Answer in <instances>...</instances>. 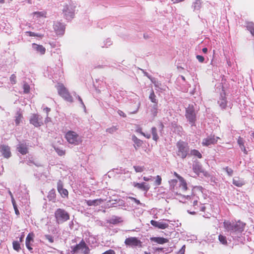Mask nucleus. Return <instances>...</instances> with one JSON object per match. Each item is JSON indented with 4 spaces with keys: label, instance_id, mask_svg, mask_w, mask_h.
Listing matches in <instances>:
<instances>
[{
    "label": "nucleus",
    "instance_id": "obj_1",
    "mask_svg": "<svg viewBox=\"0 0 254 254\" xmlns=\"http://www.w3.org/2000/svg\"><path fill=\"white\" fill-rule=\"evenodd\" d=\"M223 225L224 228L228 232L241 233L244 230L246 223L240 220L232 222L225 220Z\"/></svg>",
    "mask_w": 254,
    "mask_h": 254
},
{
    "label": "nucleus",
    "instance_id": "obj_2",
    "mask_svg": "<svg viewBox=\"0 0 254 254\" xmlns=\"http://www.w3.org/2000/svg\"><path fill=\"white\" fill-rule=\"evenodd\" d=\"M177 151V155L182 159H185L189 154V146L188 143L186 142L179 140L176 144Z\"/></svg>",
    "mask_w": 254,
    "mask_h": 254
},
{
    "label": "nucleus",
    "instance_id": "obj_3",
    "mask_svg": "<svg viewBox=\"0 0 254 254\" xmlns=\"http://www.w3.org/2000/svg\"><path fill=\"white\" fill-rule=\"evenodd\" d=\"M55 217L57 223H62L69 219L68 213L65 210L61 208L57 209L55 212Z\"/></svg>",
    "mask_w": 254,
    "mask_h": 254
},
{
    "label": "nucleus",
    "instance_id": "obj_4",
    "mask_svg": "<svg viewBox=\"0 0 254 254\" xmlns=\"http://www.w3.org/2000/svg\"><path fill=\"white\" fill-rule=\"evenodd\" d=\"M65 138L67 141L71 144L78 145L81 142L79 135L72 130H69L65 133Z\"/></svg>",
    "mask_w": 254,
    "mask_h": 254
},
{
    "label": "nucleus",
    "instance_id": "obj_5",
    "mask_svg": "<svg viewBox=\"0 0 254 254\" xmlns=\"http://www.w3.org/2000/svg\"><path fill=\"white\" fill-rule=\"evenodd\" d=\"M71 248V253L72 254L78 253L80 251L82 254H89L90 253V249L83 239L78 244Z\"/></svg>",
    "mask_w": 254,
    "mask_h": 254
},
{
    "label": "nucleus",
    "instance_id": "obj_6",
    "mask_svg": "<svg viewBox=\"0 0 254 254\" xmlns=\"http://www.w3.org/2000/svg\"><path fill=\"white\" fill-rule=\"evenodd\" d=\"M185 116L191 125H194L196 121V114L193 105H189L187 108Z\"/></svg>",
    "mask_w": 254,
    "mask_h": 254
},
{
    "label": "nucleus",
    "instance_id": "obj_7",
    "mask_svg": "<svg viewBox=\"0 0 254 254\" xmlns=\"http://www.w3.org/2000/svg\"><path fill=\"white\" fill-rule=\"evenodd\" d=\"M59 94L68 102H72V96L70 95L66 88L62 84H59L57 87Z\"/></svg>",
    "mask_w": 254,
    "mask_h": 254
},
{
    "label": "nucleus",
    "instance_id": "obj_8",
    "mask_svg": "<svg viewBox=\"0 0 254 254\" xmlns=\"http://www.w3.org/2000/svg\"><path fill=\"white\" fill-rule=\"evenodd\" d=\"M125 244L130 247H142V242L136 237H129L126 239Z\"/></svg>",
    "mask_w": 254,
    "mask_h": 254
},
{
    "label": "nucleus",
    "instance_id": "obj_9",
    "mask_svg": "<svg viewBox=\"0 0 254 254\" xmlns=\"http://www.w3.org/2000/svg\"><path fill=\"white\" fill-rule=\"evenodd\" d=\"M218 139H220L219 137H215L214 135H210L203 139L202 144L204 146L214 144L217 143Z\"/></svg>",
    "mask_w": 254,
    "mask_h": 254
},
{
    "label": "nucleus",
    "instance_id": "obj_10",
    "mask_svg": "<svg viewBox=\"0 0 254 254\" xmlns=\"http://www.w3.org/2000/svg\"><path fill=\"white\" fill-rule=\"evenodd\" d=\"M30 124L35 127H39L43 125L42 118H40L37 114H33L30 119Z\"/></svg>",
    "mask_w": 254,
    "mask_h": 254
},
{
    "label": "nucleus",
    "instance_id": "obj_11",
    "mask_svg": "<svg viewBox=\"0 0 254 254\" xmlns=\"http://www.w3.org/2000/svg\"><path fill=\"white\" fill-rule=\"evenodd\" d=\"M74 8L72 5L65 4L63 9V13L66 16L72 17L74 13Z\"/></svg>",
    "mask_w": 254,
    "mask_h": 254
},
{
    "label": "nucleus",
    "instance_id": "obj_12",
    "mask_svg": "<svg viewBox=\"0 0 254 254\" xmlns=\"http://www.w3.org/2000/svg\"><path fill=\"white\" fill-rule=\"evenodd\" d=\"M0 151L2 155L4 158H8L11 155V153L10 150V147L8 145H1L0 146Z\"/></svg>",
    "mask_w": 254,
    "mask_h": 254
},
{
    "label": "nucleus",
    "instance_id": "obj_13",
    "mask_svg": "<svg viewBox=\"0 0 254 254\" xmlns=\"http://www.w3.org/2000/svg\"><path fill=\"white\" fill-rule=\"evenodd\" d=\"M151 224L154 227L161 229H165L169 227V224L163 221H156L153 220L150 221Z\"/></svg>",
    "mask_w": 254,
    "mask_h": 254
},
{
    "label": "nucleus",
    "instance_id": "obj_14",
    "mask_svg": "<svg viewBox=\"0 0 254 254\" xmlns=\"http://www.w3.org/2000/svg\"><path fill=\"white\" fill-rule=\"evenodd\" d=\"M57 189L63 197H68V192L66 189L63 188V185L61 182H59L58 184Z\"/></svg>",
    "mask_w": 254,
    "mask_h": 254
},
{
    "label": "nucleus",
    "instance_id": "obj_15",
    "mask_svg": "<svg viewBox=\"0 0 254 254\" xmlns=\"http://www.w3.org/2000/svg\"><path fill=\"white\" fill-rule=\"evenodd\" d=\"M17 151L22 155H25L28 152V149L26 143H20L17 147Z\"/></svg>",
    "mask_w": 254,
    "mask_h": 254
},
{
    "label": "nucleus",
    "instance_id": "obj_16",
    "mask_svg": "<svg viewBox=\"0 0 254 254\" xmlns=\"http://www.w3.org/2000/svg\"><path fill=\"white\" fill-rule=\"evenodd\" d=\"M245 140L241 136H239L237 140V143L240 148L241 150L244 152L245 155L248 153V151L245 146Z\"/></svg>",
    "mask_w": 254,
    "mask_h": 254
},
{
    "label": "nucleus",
    "instance_id": "obj_17",
    "mask_svg": "<svg viewBox=\"0 0 254 254\" xmlns=\"http://www.w3.org/2000/svg\"><path fill=\"white\" fill-rule=\"evenodd\" d=\"M85 202L88 206H97L101 204L104 200L102 198L96 199L94 200H85Z\"/></svg>",
    "mask_w": 254,
    "mask_h": 254
},
{
    "label": "nucleus",
    "instance_id": "obj_18",
    "mask_svg": "<svg viewBox=\"0 0 254 254\" xmlns=\"http://www.w3.org/2000/svg\"><path fill=\"white\" fill-rule=\"evenodd\" d=\"M32 48L34 50H36L37 52L39 53L41 55L45 54L46 52V49L42 45H38L35 43H33Z\"/></svg>",
    "mask_w": 254,
    "mask_h": 254
},
{
    "label": "nucleus",
    "instance_id": "obj_19",
    "mask_svg": "<svg viewBox=\"0 0 254 254\" xmlns=\"http://www.w3.org/2000/svg\"><path fill=\"white\" fill-rule=\"evenodd\" d=\"M54 28L58 34H63L64 31V27L61 23L54 24Z\"/></svg>",
    "mask_w": 254,
    "mask_h": 254
},
{
    "label": "nucleus",
    "instance_id": "obj_20",
    "mask_svg": "<svg viewBox=\"0 0 254 254\" xmlns=\"http://www.w3.org/2000/svg\"><path fill=\"white\" fill-rule=\"evenodd\" d=\"M145 183H133V186L139 189L145 191H147L149 189V187L148 185H146Z\"/></svg>",
    "mask_w": 254,
    "mask_h": 254
},
{
    "label": "nucleus",
    "instance_id": "obj_21",
    "mask_svg": "<svg viewBox=\"0 0 254 254\" xmlns=\"http://www.w3.org/2000/svg\"><path fill=\"white\" fill-rule=\"evenodd\" d=\"M151 241L157 243L159 244H163L169 242L168 239L163 237H152L150 238Z\"/></svg>",
    "mask_w": 254,
    "mask_h": 254
},
{
    "label": "nucleus",
    "instance_id": "obj_22",
    "mask_svg": "<svg viewBox=\"0 0 254 254\" xmlns=\"http://www.w3.org/2000/svg\"><path fill=\"white\" fill-rule=\"evenodd\" d=\"M233 184L238 187H241L245 184V183L239 177H235L233 179Z\"/></svg>",
    "mask_w": 254,
    "mask_h": 254
},
{
    "label": "nucleus",
    "instance_id": "obj_23",
    "mask_svg": "<svg viewBox=\"0 0 254 254\" xmlns=\"http://www.w3.org/2000/svg\"><path fill=\"white\" fill-rule=\"evenodd\" d=\"M33 16L36 17V18H40V17H46L47 12L45 11H36L34 12L32 14Z\"/></svg>",
    "mask_w": 254,
    "mask_h": 254
},
{
    "label": "nucleus",
    "instance_id": "obj_24",
    "mask_svg": "<svg viewBox=\"0 0 254 254\" xmlns=\"http://www.w3.org/2000/svg\"><path fill=\"white\" fill-rule=\"evenodd\" d=\"M246 27L251 34L254 36V23L252 22H248L246 23Z\"/></svg>",
    "mask_w": 254,
    "mask_h": 254
},
{
    "label": "nucleus",
    "instance_id": "obj_25",
    "mask_svg": "<svg viewBox=\"0 0 254 254\" xmlns=\"http://www.w3.org/2000/svg\"><path fill=\"white\" fill-rule=\"evenodd\" d=\"M15 124L16 126H18L21 123L22 119H23V116L20 112H17L15 116Z\"/></svg>",
    "mask_w": 254,
    "mask_h": 254
},
{
    "label": "nucleus",
    "instance_id": "obj_26",
    "mask_svg": "<svg viewBox=\"0 0 254 254\" xmlns=\"http://www.w3.org/2000/svg\"><path fill=\"white\" fill-rule=\"evenodd\" d=\"M180 182V187L183 191H186L188 189L187 184L184 178H181L179 181Z\"/></svg>",
    "mask_w": 254,
    "mask_h": 254
},
{
    "label": "nucleus",
    "instance_id": "obj_27",
    "mask_svg": "<svg viewBox=\"0 0 254 254\" xmlns=\"http://www.w3.org/2000/svg\"><path fill=\"white\" fill-rule=\"evenodd\" d=\"M193 170L197 175H199L200 173L202 172V167L198 164H195L193 166Z\"/></svg>",
    "mask_w": 254,
    "mask_h": 254
},
{
    "label": "nucleus",
    "instance_id": "obj_28",
    "mask_svg": "<svg viewBox=\"0 0 254 254\" xmlns=\"http://www.w3.org/2000/svg\"><path fill=\"white\" fill-rule=\"evenodd\" d=\"M190 154L192 156L197 157L198 158H201L202 157L200 152L196 149H192L190 151Z\"/></svg>",
    "mask_w": 254,
    "mask_h": 254
},
{
    "label": "nucleus",
    "instance_id": "obj_29",
    "mask_svg": "<svg viewBox=\"0 0 254 254\" xmlns=\"http://www.w3.org/2000/svg\"><path fill=\"white\" fill-rule=\"evenodd\" d=\"M34 237V234L33 233H30L28 234L26 238L25 244H30L31 242H33L34 239L33 238Z\"/></svg>",
    "mask_w": 254,
    "mask_h": 254
},
{
    "label": "nucleus",
    "instance_id": "obj_30",
    "mask_svg": "<svg viewBox=\"0 0 254 254\" xmlns=\"http://www.w3.org/2000/svg\"><path fill=\"white\" fill-rule=\"evenodd\" d=\"M151 133L152 134L153 139L155 141H157L159 138V136L157 134V128L155 127H152Z\"/></svg>",
    "mask_w": 254,
    "mask_h": 254
},
{
    "label": "nucleus",
    "instance_id": "obj_31",
    "mask_svg": "<svg viewBox=\"0 0 254 254\" xmlns=\"http://www.w3.org/2000/svg\"><path fill=\"white\" fill-rule=\"evenodd\" d=\"M149 98L152 102L156 104H157V100L156 99V96L153 90H151V92L149 95Z\"/></svg>",
    "mask_w": 254,
    "mask_h": 254
},
{
    "label": "nucleus",
    "instance_id": "obj_32",
    "mask_svg": "<svg viewBox=\"0 0 254 254\" xmlns=\"http://www.w3.org/2000/svg\"><path fill=\"white\" fill-rule=\"evenodd\" d=\"M158 106L157 104L154 105L151 109V114L153 117H155L158 113Z\"/></svg>",
    "mask_w": 254,
    "mask_h": 254
},
{
    "label": "nucleus",
    "instance_id": "obj_33",
    "mask_svg": "<svg viewBox=\"0 0 254 254\" xmlns=\"http://www.w3.org/2000/svg\"><path fill=\"white\" fill-rule=\"evenodd\" d=\"M186 198L187 199H188V200H191L193 201L192 203H193V206H195L197 204V200L196 199L194 195H191V196L187 195L186 197Z\"/></svg>",
    "mask_w": 254,
    "mask_h": 254
},
{
    "label": "nucleus",
    "instance_id": "obj_34",
    "mask_svg": "<svg viewBox=\"0 0 254 254\" xmlns=\"http://www.w3.org/2000/svg\"><path fill=\"white\" fill-rule=\"evenodd\" d=\"M218 240L222 244L224 245H227V241L225 236L222 235H219L218 236Z\"/></svg>",
    "mask_w": 254,
    "mask_h": 254
},
{
    "label": "nucleus",
    "instance_id": "obj_35",
    "mask_svg": "<svg viewBox=\"0 0 254 254\" xmlns=\"http://www.w3.org/2000/svg\"><path fill=\"white\" fill-rule=\"evenodd\" d=\"M12 246L13 249L17 252H19L21 249L20 243L18 241H13Z\"/></svg>",
    "mask_w": 254,
    "mask_h": 254
},
{
    "label": "nucleus",
    "instance_id": "obj_36",
    "mask_svg": "<svg viewBox=\"0 0 254 254\" xmlns=\"http://www.w3.org/2000/svg\"><path fill=\"white\" fill-rule=\"evenodd\" d=\"M220 106L222 109H225L227 106V100L225 98H222L220 101H219Z\"/></svg>",
    "mask_w": 254,
    "mask_h": 254
},
{
    "label": "nucleus",
    "instance_id": "obj_37",
    "mask_svg": "<svg viewBox=\"0 0 254 254\" xmlns=\"http://www.w3.org/2000/svg\"><path fill=\"white\" fill-rule=\"evenodd\" d=\"M201 1L200 0H196L193 3V8L194 10H198L200 8Z\"/></svg>",
    "mask_w": 254,
    "mask_h": 254
},
{
    "label": "nucleus",
    "instance_id": "obj_38",
    "mask_svg": "<svg viewBox=\"0 0 254 254\" xmlns=\"http://www.w3.org/2000/svg\"><path fill=\"white\" fill-rule=\"evenodd\" d=\"M23 88L24 93H28L30 92V87L28 83L24 82L23 84Z\"/></svg>",
    "mask_w": 254,
    "mask_h": 254
},
{
    "label": "nucleus",
    "instance_id": "obj_39",
    "mask_svg": "<svg viewBox=\"0 0 254 254\" xmlns=\"http://www.w3.org/2000/svg\"><path fill=\"white\" fill-rule=\"evenodd\" d=\"M133 168L136 173L142 172L145 169L144 166H134Z\"/></svg>",
    "mask_w": 254,
    "mask_h": 254
},
{
    "label": "nucleus",
    "instance_id": "obj_40",
    "mask_svg": "<svg viewBox=\"0 0 254 254\" xmlns=\"http://www.w3.org/2000/svg\"><path fill=\"white\" fill-rule=\"evenodd\" d=\"M136 132L140 133V134H141L142 135L144 136L147 138H150L151 137V135L150 134H149V133L145 134L144 132H143L142 131V128L140 127H138V128H137Z\"/></svg>",
    "mask_w": 254,
    "mask_h": 254
},
{
    "label": "nucleus",
    "instance_id": "obj_41",
    "mask_svg": "<svg viewBox=\"0 0 254 254\" xmlns=\"http://www.w3.org/2000/svg\"><path fill=\"white\" fill-rule=\"evenodd\" d=\"M132 139L134 142L138 146L141 145L142 142L141 140L138 139L135 135L132 136Z\"/></svg>",
    "mask_w": 254,
    "mask_h": 254
},
{
    "label": "nucleus",
    "instance_id": "obj_42",
    "mask_svg": "<svg viewBox=\"0 0 254 254\" xmlns=\"http://www.w3.org/2000/svg\"><path fill=\"white\" fill-rule=\"evenodd\" d=\"M121 221V218L115 216L110 220V222L113 224H117Z\"/></svg>",
    "mask_w": 254,
    "mask_h": 254
},
{
    "label": "nucleus",
    "instance_id": "obj_43",
    "mask_svg": "<svg viewBox=\"0 0 254 254\" xmlns=\"http://www.w3.org/2000/svg\"><path fill=\"white\" fill-rule=\"evenodd\" d=\"M26 33L28 34V36H31V37H41V38L43 37V35L41 34L35 33L34 32H31V31H27V32H26Z\"/></svg>",
    "mask_w": 254,
    "mask_h": 254
},
{
    "label": "nucleus",
    "instance_id": "obj_44",
    "mask_svg": "<svg viewBox=\"0 0 254 254\" xmlns=\"http://www.w3.org/2000/svg\"><path fill=\"white\" fill-rule=\"evenodd\" d=\"M55 150H56V152L58 153V154L59 156H63L65 153V150H63L62 149H60L59 148H55Z\"/></svg>",
    "mask_w": 254,
    "mask_h": 254
},
{
    "label": "nucleus",
    "instance_id": "obj_45",
    "mask_svg": "<svg viewBox=\"0 0 254 254\" xmlns=\"http://www.w3.org/2000/svg\"><path fill=\"white\" fill-rule=\"evenodd\" d=\"M10 81L11 84H14L16 83V76L14 74H12L10 77Z\"/></svg>",
    "mask_w": 254,
    "mask_h": 254
},
{
    "label": "nucleus",
    "instance_id": "obj_46",
    "mask_svg": "<svg viewBox=\"0 0 254 254\" xmlns=\"http://www.w3.org/2000/svg\"><path fill=\"white\" fill-rule=\"evenodd\" d=\"M162 182V178L161 177L157 175L156 177V180H155V185L157 186H159L161 184Z\"/></svg>",
    "mask_w": 254,
    "mask_h": 254
},
{
    "label": "nucleus",
    "instance_id": "obj_47",
    "mask_svg": "<svg viewBox=\"0 0 254 254\" xmlns=\"http://www.w3.org/2000/svg\"><path fill=\"white\" fill-rule=\"evenodd\" d=\"M46 239L51 243H53L54 242L53 237L50 235H46L45 236Z\"/></svg>",
    "mask_w": 254,
    "mask_h": 254
},
{
    "label": "nucleus",
    "instance_id": "obj_48",
    "mask_svg": "<svg viewBox=\"0 0 254 254\" xmlns=\"http://www.w3.org/2000/svg\"><path fill=\"white\" fill-rule=\"evenodd\" d=\"M224 170L226 171L229 176H231L233 175V170L231 168H230L228 167H226L224 168Z\"/></svg>",
    "mask_w": 254,
    "mask_h": 254
},
{
    "label": "nucleus",
    "instance_id": "obj_49",
    "mask_svg": "<svg viewBox=\"0 0 254 254\" xmlns=\"http://www.w3.org/2000/svg\"><path fill=\"white\" fill-rule=\"evenodd\" d=\"M12 204H13V207L14 208V210H15V212L16 213V215H19V212L18 211V209L16 206V203L15 202V200L12 199Z\"/></svg>",
    "mask_w": 254,
    "mask_h": 254
},
{
    "label": "nucleus",
    "instance_id": "obj_50",
    "mask_svg": "<svg viewBox=\"0 0 254 254\" xmlns=\"http://www.w3.org/2000/svg\"><path fill=\"white\" fill-rule=\"evenodd\" d=\"M117 130V128L116 127H112L110 128H109L107 129V131L109 132L110 133L114 132V131Z\"/></svg>",
    "mask_w": 254,
    "mask_h": 254
},
{
    "label": "nucleus",
    "instance_id": "obj_51",
    "mask_svg": "<svg viewBox=\"0 0 254 254\" xmlns=\"http://www.w3.org/2000/svg\"><path fill=\"white\" fill-rule=\"evenodd\" d=\"M196 59L198 60V61L200 63H203L204 61V58L203 56L200 55H197L196 56Z\"/></svg>",
    "mask_w": 254,
    "mask_h": 254
},
{
    "label": "nucleus",
    "instance_id": "obj_52",
    "mask_svg": "<svg viewBox=\"0 0 254 254\" xmlns=\"http://www.w3.org/2000/svg\"><path fill=\"white\" fill-rule=\"evenodd\" d=\"M102 254H115V252L113 250H109Z\"/></svg>",
    "mask_w": 254,
    "mask_h": 254
},
{
    "label": "nucleus",
    "instance_id": "obj_53",
    "mask_svg": "<svg viewBox=\"0 0 254 254\" xmlns=\"http://www.w3.org/2000/svg\"><path fill=\"white\" fill-rule=\"evenodd\" d=\"M118 113L120 116H122L124 118L126 117V115L122 111L119 110L118 111Z\"/></svg>",
    "mask_w": 254,
    "mask_h": 254
},
{
    "label": "nucleus",
    "instance_id": "obj_54",
    "mask_svg": "<svg viewBox=\"0 0 254 254\" xmlns=\"http://www.w3.org/2000/svg\"><path fill=\"white\" fill-rule=\"evenodd\" d=\"M177 183H178V181L176 179L171 180L169 182L170 184L173 185H176L177 184Z\"/></svg>",
    "mask_w": 254,
    "mask_h": 254
},
{
    "label": "nucleus",
    "instance_id": "obj_55",
    "mask_svg": "<svg viewBox=\"0 0 254 254\" xmlns=\"http://www.w3.org/2000/svg\"><path fill=\"white\" fill-rule=\"evenodd\" d=\"M174 175L175 177H176L179 180V181L181 180V178H183L182 177L180 176L178 174H177L176 172H174Z\"/></svg>",
    "mask_w": 254,
    "mask_h": 254
},
{
    "label": "nucleus",
    "instance_id": "obj_56",
    "mask_svg": "<svg viewBox=\"0 0 254 254\" xmlns=\"http://www.w3.org/2000/svg\"><path fill=\"white\" fill-rule=\"evenodd\" d=\"M26 245V248L29 250V251H31L32 250V248L31 247V244H25Z\"/></svg>",
    "mask_w": 254,
    "mask_h": 254
},
{
    "label": "nucleus",
    "instance_id": "obj_57",
    "mask_svg": "<svg viewBox=\"0 0 254 254\" xmlns=\"http://www.w3.org/2000/svg\"><path fill=\"white\" fill-rule=\"evenodd\" d=\"M174 3H179L183 1L184 0H171Z\"/></svg>",
    "mask_w": 254,
    "mask_h": 254
},
{
    "label": "nucleus",
    "instance_id": "obj_58",
    "mask_svg": "<svg viewBox=\"0 0 254 254\" xmlns=\"http://www.w3.org/2000/svg\"><path fill=\"white\" fill-rule=\"evenodd\" d=\"M131 199L133 200L137 204H140V201L139 200L136 199L135 198L131 197Z\"/></svg>",
    "mask_w": 254,
    "mask_h": 254
},
{
    "label": "nucleus",
    "instance_id": "obj_59",
    "mask_svg": "<svg viewBox=\"0 0 254 254\" xmlns=\"http://www.w3.org/2000/svg\"><path fill=\"white\" fill-rule=\"evenodd\" d=\"M163 248H157L155 249L156 252H162V251H163Z\"/></svg>",
    "mask_w": 254,
    "mask_h": 254
},
{
    "label": "nucleus",
    "instance_id": "obj_60",
    "mask_svg": "<svg viewBox=\"0 0 254 254\" xmlns=\"http://www.w3.org/2000/svg\"><path fill=\"white\" fill-rule=\"evenodd\" d=\"M44 110L47 113H48L50 111L51 109L49 108L46 107L44 109Z\"/></svg>",
    "mask_w": 254,
    "mask_h": 254
},
{
    "label": "nucleus",
    "instance_id": "obj_61",
    "mask_svg": "<svg viewBox=\"0 0 254 254\" xmlns=\"http://www.w3.org/2000/svg\"><path fill=\"white\" fill-rule=\"evenodd\" d=\"M203 53L206 54L207 52V49L206 48H204L202 49Z\"/></svg>",
    "mask_w": 254,
    "mask_h": 254
},
{
    "label": "nucleus",
    "instance_id": "obj_62",
    "mask_svg": "<svg viewBox=\"0 0 254 254\" xmlns=\"http://www.w3.org/2000/svg\"><path fill=\"white\" fill-rule=\"evenodd\" d=\"M143 179L145 181H149L150 180L149 178H147L146 177H144Z\"/></svg>",
    "mask_w": 254,
    "mask_h": 254
},
{
    "label": "nucleus",
    "instance_id": "obj_63",
    "mask_svg": "<svg viewBox=\"0 0 254 254\" xmlns=\"http://www.w3.org/2000/svg\"><path fill=\"white\" fill-rule=\"evenodd\" d=\"M24 237V235L22 234L19 239L20 242H21L23 241V239Z\"/></svg>",
    "mask_w": 254,
    "mask_h": 254
},
{
    "label": "nucleus",
    "instance_id": "obj_64",
    "mask_svg": "<svg viewBox=\"0 0 254 254\" xmlns=\"http://www.w3.org/2000/svg\"><path fill=\"white\" fill-rule=\"evenodd\" d=\"M185 246H183V247L182 248V249L181 251H183V253H184L185 252Z\"/></svg>",
    "mask_w": 254,
    "mask_h": 254
}]
</instances>
